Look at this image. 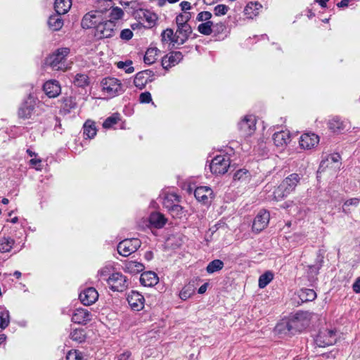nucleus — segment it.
I'll return each mask as SVG.
<instances>
[{
	"label": "nucleus",
	"mask_w": 360,
	"mask_h": 360,
	"mask_svg": "<svg viewBox=\"0 0 360 360\" xmlns=\"http://www.w3.org/2000/svg\"><path fill=\"white\" fill-rule=\"evenodd\" d=\"M312 316L311 312L299 311L287 322L278 324L276 328L279 332L292 335L307 328L309 325Z\"/></svg>",
	"instance_id": "nucleus-1"
},
{
	"label": "nucleus",
	"mask_w": 360,
	"mask_h": 360,
	"mask_svg": "<svg viewBox=\"0 0 360 360\" xmlns=\"http://www.w3.org/2000/svg\"><path fill=\"white\" fill-rule=\"evenodd\" d=\"M69 53V48H59L46 58L45 63L52 70L65 72L70 68V64L67 61Z\"/></svg>",
	"instance_id": "nucleus-2"
},
{
	"label": "nucleus",
	"mask_w": 360,
	"mask_h": 360,
	"mask_svg": "<svg viewBox=\"0 0 360 360\" xmlns=\"http://www.w3.org/2000/svg\"><path fill=\"white\" fill-rule=\"evenodd\" d=\"M300 180L299 174L293 173L287 176L281 184L274 190V198L281 200L292 192Z\"/></svg>",
	"instance_id": "nucleus-3"
},
{
	"label": "nucleus",
	"mask_w": 360,
	"mask_h": 360,
	"mask_svg": "<svg viewBox=\"0 0 360 360\" xmlns=\"http://www.w3.org/2000/svg\"><path fill=\"white\" fill-rule=\"evenodd\" d=\"M116 22L107 20L105 17L94 31V36L98 39L112 37L116 32Z\"/></svg>",
	"instance_id": "nucleus-4"
},
{
	"label": "nucleus",
	"mask_w": 360,
	"mask_h": 360,
	"mask_svg": "<svg viewBox=\"0 0 360 360\" xmlns=\"http://www.w3.org/2000/svg\"><path fill=\"white\" fill-rule=\"evenodd\" d=\"M102 90L110 97H115L124 92L121 82L115 77H106L101 81Z\"/></svg>",
	"instance_id": "nucleus-5"
},
{
	"label": "nucleus",
	"mask_w": 360,
	"mask_h": 360,
	"mask_svg": "<svg viewBox=\"0 0 360 360\" xmlns=\"http://www.w3.org/2000/svg\"><path fill=\"white\" fill-rule=\"evenodd\" d=\"M103 18L104 16L102 11H91L83 16L81 25L84 29L93 28L95 31Z\"/></svg>",
	"instance_id": "nucleus-6"
},
{
	"label": "nucleus",
	"mask_w": 360,
	"mask_h": 360,
	"mask_svg": "<svg viewBox=\"0 0 360 360\" xmlns=\"http://www.w3.org/2000/svg\"><path fill=\"white\" fill-rule=\"evenodd\" d=\"M230 167V160L226 155H217L214 158L210 164V169L215 175L224 174Z\"/></svg>",
	"instance_id": "nucleus-7"
},
{
	"label": "nucleus",
	"mask_w": 360,
	"mask_h": 360,
	"mask_svg": "<svg viewBox=\"0 0 360 360\" xmlns=\"http://www.w3.org/2000/svg\"><path fill=\"white\" fill-rule=\"evenodd\" d=\"M107 282L112 290L117 292H123L129 285L126 276L120 272L112 274L107 278Z\"/></svg>",
	"instance_id": "nucleus-8"
},
{
	"label": "nucleus",
	"mask_w": 360,
	"mask_h": 360,
	"mask_svg": "<svg viewBox=\"0 0 360 360\" xmlns=\"http://www.w3.org/2000/svg\"><path fill=\"white\" fill-rule=\"evenodd\" d=\"M141 245V242L138 238L124 239L117 245V252L124 257H127L131 253L136 252Z\"/></svg>",
	"instance_id": "nucleus-9"
},
{
	"label": "nucleus",
	"mask_w": 360,
	"mask_h": 360,
	"mask_svg": "<svg viewBox=\"0 0 360 360\" xmlns=\"http://www.w3.org/2000/svg\"><path fill=\"white\" fill-rule=\"evenodd\" d=\"M336 342L335 331L330 329H323L319 331L315 342L319 347H325L333 345Z\"/></svg>",
	"instance_id": "nucleus-10"
},
{
	"label": "nucleus",
	"mask_w": 360,
	"mask_h": 360,
	"mask_svg": "<svg viewBox=\"0 0 360 360\" xmlns=\"http://www.w3.org/2000/svg\"><path fill=\"white\" fill-rule=\"evenodd\" d=\"M238 129L241 136H250L256 129V118L253 115H246L238 123Z\"/></svg>",
	"instance_id": "nucleus-11"
},
{
	"label": "nucleus",
	"mask_w": 360,
	"mask_h": 360,
	"mask_svg": "<svg viewBox=\"0 0 360 360\" xmlns=\"http://www.w3.org/2000/svg\"><path fill=\"white\" fill-rule=\"evenodd\" d=\"M36 105L37 99L30 95L19 108V117L24 119L31 118L36 112Z\"/></svg>",
	"instance_id": "nucleus-12"
},
{
	"label": "nucleus",
	"mask_w": 360,
	"mask_h": 360,
	"mask_svg": "<svg viewBox=\"0 0 360 360\" xmlns=\"http://www.w3.org/2000/svg\"><path fill=\"white\" fill-rule=\"evenodd\" d=\"M270 219V214L266 210H260L252 223V231L255 233H259L263 231L269 224Z\"/></svg>",
	"instance_id": "nucleus-13"
},
{
	"label": "nucleus",
	"mask_w": 360,
	"mask_h": 360,
	"mask_svg": "<svg viewBox=\"0 0 360 360\" xmlns=\"http://www.w3.org/2000/svg\"><path fill=\"white\" fill-rule=\"evenodd\" d=\"M79 298L84 305L89 306L98 300V293L94 288H87L80 292Z\"/></svg>",
	"instance_id": "nucleus-14"
},
{
	"label": "nucleus",
	"mask_w": 360,
	"mask_h": 360,
	"mask_svg": "<svg viewBox=\"0 0 360 360\" xmlns=\"http://www.w3.org/2000/svg\"><path fill=\"white\" fill-rule=\"evenodd\" d=\"M319 137L314 133H305L300 139V146L305 150H310L318 145Z\"/></svg>",
	"instance_id": "nucleus-15"
},
{
	"label": "nucleus",
	"mask_w": 360,
	"mask_h": 360,
	"mask_svg": "<svg viewBox=\"0 0 360 360\" xmlns=\"http://www.w3.org/2000/svg\"><path fill=\"white\" fill-rule=\"evenodd\" d=\"M43 90L49 98H56L60 95L61 87L58 81L51 79L44 84Z\"/></svg>",
	"instance_id": "nucleus-16"
},
{
	"label": "nucleus",
	"mask_w": 360,
	"mask_h": 360,
	"mask_svg": "<svg viewBox=\"0 0 360 360\" xmlns=\"http://www.w3.org/2000/svg\"><path fill=\"white\" fill-rule=\"evenodd\" d=\"M92 315L86 309H76L72 315V321L77 324L85 325L91 320Z\"/></svg>",
	"instance_id": "nucleus-17"
},
{
	"label": "nucleus",
	"mask_w": 360,
	"mask_h": 360,
	"mask_svg": "<svg viewBox=\"0 0 360 360\" xmlns=\"http://www.w3.org/2000/svg\"><path fill=\"white\" fill-rule=\"evenodd\" d=\"M144 297L136 291H131L127 296V302L131 308L134 311H140L144 306Z\"/></svg>",
	"instance_id": "nucleus-18"
},
{
	"label": "nucleus",
	"mask_w": 360,
	"mask_h": 360,
	"mask_svg": "<svg viewBox=\"0 0 360 360\" xmlns=\"http://www.w3.org/2000/svg\"><path fill=\"white\" fill-rule=\"evenodd\" d=\"M328 127L334 133H342L349 128V123L339 117H334L329 120Z\"/></svg>",
	"instance_id": "nucleus-19"
},
{
	"label": "nucleus",
	"mask_w": 360,
	"mask_h": 360,
	"mask_svg": "<svg viewBox=\"0 0 360 360\" xmlns=\"http://www.w3.org/2000/svg\"><path fill=\"white\" fill-rule=\"evenodd\" d=\"M183 59V54L180 51H172L162 59V65L164 69H169L178 64Z\"/></svg>",
	"instance_id": "nucleus-20"
},
{
	"label": "nucleus",
	"mask_w": 360,
	"mask_h": 360,
	"mask_svg": "<svg viewBox=\"0 0 360 360\" xmlns=\"http://www.w3.org/2000/svg\"><path fill=\"white\" fill-rule=\"evenodd\" d=\"M212 189L207 186L198 187L194 191L196 200L204 205H207L210 202V200L212 198Z\"/></svg>",
	"instance_id": "nucleus-21"
},
{
	"label": "nucleus",
	"mask_w": 360,
	"mask_h": 360,
	"mask_svg": "<svg viewBox=\"0 0 360 360\" xmlns=\"http://www.w3.org/2000/svg\"><path fill=\"white\" fill-rule=\"evenodd\" d=\"M192 33L190 25L179 26L176 31V43L178 45L184 44Z\"/></svg>",
	"instance_id": "nucleus-22"
},
{
	"label": "nucleus",
	"mask_w": 360,
	"mask_h": 360,
	"mask_svg": "<svg viewBox=\"0 0 360 360\" xmlns=\"http://www.w3.org/2000/svg\"><path fill=\"white\" fill-rule=\"evenodd\" d=\"M274 143L276 146L283 148L290 141V134L288 131H281L274 134Z\"/></svg>",
	"instance_id": "nucleus-23"
},
{
	"label": "nucleus",
	"mask_w": 360,
	"mask_h": 360,
	"mask_svg": "<svg viewBox=\"0 0 360 360\" xmlns=\"http://www.w3.org/2000/svg\"><path fill=\"white\" fill-rule=\"evenodd\" d=\"M141 283L146 287H151L158 282V277L155 272L146 271L141 274L140 277Z\"/></svg>",
	"instance_id": "nucleus-24"
},
{
	"label": "nucleus",
	"mask_w": 360,
	"mask_h": 360,
	"mask_svg": "<svg viewBox=\"0 0 360 360\" xmlns=\"http://www.w3.org/2000/svg\"><path fill=\"white\" fill-rule=\"evenodd\" d=\"M151 71L150 70H144L138 72L134 79V85L139 88V89H143L146 84L150 81L149 79L150 73Z\"/></svg>",
	"instance_id": "nucleus-25"
},
{
	"label": "nucleus",
	"mask_w": 360,
	"mask_h": 360,
	"mask_svg": "<svg viewBox=\"0 0 360 360\" xmlns=\"http://www.w3.org/2000/svg\"><path fill=\"white\" fill-rule=\"evenodd\" d=\"M145 269L144 265L137 261L130 260L127 261L124 264L123 269L125 272L136 274L143 271Z\"/></svg>",
	"instance_id": "nucleus-26"
},
{
	"label": "nucleus",
	"mask_w": 360,
	"mask_h": 360,
	"mask_svg": "<svg viewBox=\"0 0 360 360\" xmlns=\"http://www.w3.org/2000/svg\"><path fill=\"white\" fill-rule=\"evenodd\" d=\"M251 174L247 169H240L237 170L233 176L234 182H239L240 184H248L251 180Z\"/></svg>",
	"instance_id": "nucleus-27"
},
{
	"label": "nucleus",
	"mask_w": 360,
	"mask_h": 360,
	"mask_svg": "<svg viewBox=\"0 0 360 360\" xmlns=\"http://www.w3.org/2000/svg\"><path fill=\"white\" fill-rule=\"evenodd\" d=\"M61 15L56 13L49 18L48 25L52 31H58L63 27L64 22Z\"/></svg>",
	"instance_id": "nucleus-28"
},
{
	"label": "nucleus",
	"mask_w": 360,
	"mask_h": 360,
	"mask_svg": "<svg viewBox=\"0 0 360 360\" xmlns=\"http://www.w3.org/2000/svg\"><path fill=\"white\" fill-rule=\"evenodd\" d=\"M149 221L154 227L160 229L166 224L167 219L160 212H153L149 217Z\"/></svg>",
	"instance_id": "nucleus-29"
},
{
	"label": "nucleus",
	"mask_w": 360,
	"mask_h": 360,
	"mask_svg": "<svg viewBox=\"0 0 360 360\" xmlns=\"http://www.w3.org/2000/svg\"><path fill=\"white\" fill-rule=\"evenodd\" d=\"M140 18L143 22L147 23L148 27H152L155 25L157 20L158 19V15L148 10L141 11Z\"/></svg>",
	"instance_id": "nucleus-30"
},
{
	"label": "nucleus",
	"mask_w": 360,
	"mask_h": 360,
	"mask_svg": "<svg viewBox=\"0 0 360 360\" xmlns=\"http://www.w3.org/2000/svg\"><path fill=\"white\" fill-rule=\"evenodd\" d=\"M72 6L71 0H56L54 8L56 13L63 15L68 12Z\"/></svg>",
	"instance_id": "nucleus-31"
},
{
	"label": "nucleus",
	"mask_w": 360,
	"mask_h": 360,
	"mask_svg": "<svg viewBox=\"0 0 360 360\" xmlns=\"http://www.w3.org/2000/svg\"><path fill=\"white\" fill-rule=\"evenodd\" d=\"M179 201L180 197L178 195L175 193H169L163 198L162 204L163 206L169 211Z\"/></svg>",
	"instance_id": "nucleus-32"
},
{
	"label": "nucleus",
	"mask_w": 360,
	"mask_h": 360,
	"mask_svg": "<svg viewBox=\"0 0 360 360\" xmlns=\"http://www.w3.org/2000/svg\"><path fill=\"white\" fill-rule=\"evenodd\" d=\"M161 41L165 44H176V32L174 33L173 30L170 28L163 30L161 33Z\"/></svg>",
	"instance_id": "nucleus-33"
},
{
	"label": "nucleus",
	"mask_w": 360,
	"mask_h": 360,
	"mask_svg": "<svg viewBox=\"0 0 360 360\" xmlns=\"http://www.w3.org/2000/svg\"><path fill=\"white\" fill-rule=\"evenodd\" d=\"M96 131L95 122L90 120H86L83 126L84 136L92 139L96 136Z\"/></svg>",
	"instance_id": "nucleus-34"
},
{
	"label": "nucleus",
	"mask_w": 360,
	"mask_h": 360,
	"mask_svg": "<svg viewBox=\"0 0 360 360\" xmlns=\"http://www.w3.org/2000/svg\"><path fill=\"white\" fill-rule=\"evenodd\" d=\"M160 51L155 47L148 48L145 53L143 61L147 65L153 64L156 60Z\"/></svg>",
	"instance_id": "nucleus-35"
},
{
	"label": "nucleus",
	"mask_w": 360,
	"mask_h": 360,
	"mask_svg": "<svg viewBox=\"0 0 360 360\" xmlns=\"http://www.w3.org/2000/svg\"><path fill=\"white\" fill-rule=\"evenodd\" d=\"M299 297L302 302H311L316 299V293L312 289L302 288L299 292Z\"/></svg>",
	"instance_id": "nucleus-36"
},
{
	"label": "nucleus",
	"mask_w": 360,
	"mask_h": 360,
	"mask_svg": "<svg viewBox=\"0 0 360 360\" xmlns=\"http://www.w3.org/2000/svg\"><path fill=\"white\" fill-rule=\"evenodd\" d=\"M14 243V240L11 237L8 236L0 238V252H8L11 251Z\"/></svg>",
	"instance_id": "nucleus-37"
},
{
	"label": "nucleus",
	"mask_w": 360,
	"mask_h": 360,
	"mask_svg": "<svg viewBox=\"0 0 360 360\" xmlns=\"http://www.w3.org/2000/svg\"><path fill=\"white\" fill-rule=\"evenodd\" d=\"M224 266V262L221 259H214L207 264L206 271L208 274H211L220 271L223 269Z\"/></svg>",
	"instance_id": "nucleus-38"
},
{
	"label": "nucleus",
	"mask_w": 360,
	"mask_h": 360,
	"mask_svg": "<svg viewBox=\"0 0 360 360\" xmlns=\"http://www.w3.org/2000/svg\"><path fill=\"white\" fill-rule=\"evenodd\" d=\"M274 278V274L271 271H267L262 274L258 281L259 288H264Z\"/></svg>",
	"instance_id": "nucleus-39"
},
{
	"label": "nucleus",
	"mask_w": 360,
	"mask_h": 360,
	"mask_svg": "<svg viewBox=\"0 0 360 360\" xmlns=\"http://www.w3.org/2000/svg\"><path fill=\"white\" fill-rule=\"evenodd\" d=\"M70 338L73 341L81 343L85 340L86 333L82 328L75 329L70 333Z\"/></svg>",
	"instance_id": "nucleus-40"
},
{
	"label": "nucleus",
	"mask_w": 360,
	"mask_h": 360,
	"mask_svg": "<svg viewBox=\"0 0 360 360\" xmlns=\"http://www.w3.org/2000/svg\"><path fill=\"white\" fill-rule=\"evenodd\" d=\"M213 26L214 23L212 21H207L198 26V31L202 34L210 35L212 33Z\"/></svg>",
	"instance_id": "nucleus-41"
},
{
	"label": "nucleus",
	"mask_w": 360,
	"mask_h": 360,
	"mask_svg": "<svg viewBox=\"0 0 360 360\" xmlns=\"http://www.w3.org/2000/svg\"><path fill=\"white\" fill-rule=\"evenodd\" d=\"M10 323V313L8 310L2 309L0 311V328L5 329Z\"/></svg>",
	"instance_id": "nucleus-42"
},
{
	"label": "nucleus",
	"mask_w": 360,
	"mask_h": 360,
	"mask_svg": "<svg viewBox=\"0 0 360 360\" xmlns=\"http://www.w3.org/2000/svg\"><path fill=\"white\" fill-rule=\"evenodd\" d=\"M89 77L84 74H77L75 77L74 84L79 87H84L89 84Z\"/></svg>",
	"instance_id": "nucleus-43"
},
{
	"label": "nucleus",
	"mask_w": 360,
	"mask_h": 360,
	"mask_svg": "<svg viewBox=\"0 0 360 360\" xmlns=\"http://www.w3.org/2000/svg\"><path fill=\"white\" fill-rule=\"evenodd\" d=\"M123 15H124V12L121 8L117 7V6L112 7L110 12L108 20H112L117 22V21L118 20L122 18Z\"/></svg>",
	"instance_id": "nucleus-44"
},
{
	"label": "nucleus",
	"mask_w": 360,
	"mask_h": 360,
	"mask_svg": "<svg viewBox=\"0 0 360 360\" xmlns=\"http://www.w3.org/2000/svg\"><path fill=\"white\" fill-rule=\"evenodd\" d=\"M191 13H180L176 17L177 27L189 25L188 22L191 19Z\"/></svg>",
	"instance_id": "nucleus-45"
},
{
	"label": "nucleus",
	"mask_w": 360,
	"mask_h": 360,
	"mask_svg": "<svg viewBox=\"0 0 360 360\" xmlns=\"http://www.w3.org/2000/svg\"><path fill=\"white\" fill-rule=\"evenodd\" d=\"M120 120V115L115 113L110 117H108L103 123V127L105 129L112 127L114 124H117Z\"/></svg>",
	"instance_id": "nucleus-46"
},
{
	"label": "nucleus",
	"mask_w": 360,
	"mask_h": 360,
	"mask_svg": "<svg viewBox=\"0 0 360 360\" xmlns=\"http://www.w3.org/2000/svg\"><path fill=\"white\" fill-rule=\"evenodd\" d=\"M321 266V264L308 266L307 274L310 281H314L315 276L319 274Z\"/></svg>",
	"instance_id": "nucleus-47"
},
{
	"label": "nucleus",
	"mask_w": 360,
	"mask_h": 360,
	"mask_svg": "<svg viewBox=\"0 0 360 360\" xmlns=\"http://www.w3.org/2000/svg\"><path fill=\"white\" fill-rule=\"evenodd\" d=\"M341 158L338 153H333L329 155L325 160H322L321 162V167H323L325 165L328 166V164L338 163L340 162Z\"/></svg>",
	"instance_id": "nucleus-48"
},
{
	"label": "nucleus",
	"mask_w": 360,
	"mask_h": 360,
	"mask_svg": "<svg viewBox=\"0 0 360 360\" xmlns=\"http://www.w3.org/2000/svg\"><path fill=\"white\" fill-rule=\"evenodd\" d=\"M169 212L174 218L181 219L183 216H185L184 208L178 204L174 205Z\"/></svg>",
	"instance_id": "nucleus-49"
},
{
	"label": "nucleus",
	"mask_w": 360,
	"mask_h": 360,
	"mask_svg": "<svg viewBox=\"0 0 360 360\" xmlns=\"http://www.w3.org/2000/svg\"><path fill=\"white\" fill-rule=\"evenodd\" d=\"M132 62L127 60L126 62L120 61L117 63V66L120 69H124L127 73H132L134 71V67H132Z\"/></svg>",
	"instance_id": "nucleus-50"
},
{
	"label": "nucleus",
	"mask_w": 360,
	"mask_h": 360,
	"mask_svg": "<svg viewBox=\"0 0 360 360\" xmlns=\"http://www.w3.org/2000/svg\"><path fill=\"white\" fill-rule=\"evenodd\" d=\"M229 10V7L225 4H218L214 8V14L216 16L225 15Z\"/></svg>",
	"instance_id": "nucleus-51"
},
{
	"label": "nucleus",
	"mask_w": 360,
	"mask_h": 360,
	"mask_svg": "<svg viewBox=\"0 0 360 360\" xmlns=\"http://www.w3.org/2000/svg\"><path fill=\"white\" fill-rule=\"evenodd\" d=\"M194 292V290L191 286L184 287L179 293V297L183 300H186L189 298Z\"/></svg>",
	"instance_id": "nucleus-52"
},
{
	"label": "nucleus",
	"mask_w": 360,
	"mask_h": 360,
	"mask_svg": "<svg viewBox=\"0 0 360 360\" xmlns=\"http://www.w3.org/2000/svg\"><path fill=\"white\" fill-rule=\"evenodd\" d=\"M212 16V15L210 11H202L197 15L196 20L198 22L210 21Z\"/></svg>",
	"instance_id": "nucleus-53"
},
{
	"label": "nucleus",
	"mask_w": 360,
	"mask_h": 360,
	"mask_svg": "<svg viewBox=\"0 0 360 360\" xmlns=\"http://www.w3.org/2000/svg\"><path fill=\"white\" fill-rule=\"evenodd\" d=\"M139 101L141 103H149L152 101L151 94L148 91L141 93L139 96Z\"/></svg>",
	"instance_id": "nucleus-54"
},
{
	"label": "nucleus",
	"mask_w": 360,
	"mask_h": 360,
	"mask_svg": "<svg viewBox=\"0 0 360 360\" xmlns=\"http://www.w3.org/2000/svg\"><path fill=\"white\" fill-rule=\"evenodd\" d=\"M81 359H82L81 353L78 352L76 350L70 351L66 356V360H81Z\"/></svg>",
	"instance_id": "nucleus-55"
},
{
	"label": "nucleus",
	"mask_w": 360,
	"mask_h": 360,
	"mask_svg": "<svg viewBox=\"0 0 360 360\" xmlns=\"http://www.w3.org/2000/svg\"><path fill=\"white\" fill-rule=\"evenodd\" d=\"M133 37V32L130 29H124L120 32V38L123 40L128 41Z\"/></svg>",
	"instance_id": "nucleus-56"
},
{
	"label": "nucleus",
	"mask_w": 360,
	"mask_h": 360,
	"mask_svg": "<svg viewBox=\"0 0 360 360\" xmlns=\"http://www.w3.org/2000/svg\"><path fill=\"white\" fill-rule=\"evenodd\" d=\"M110 272V268L108 266H104L98 271L97 276L100 278H105L107 280L106 277L108 276Z\"/></svg>",
	"instance_id": "nucleus-57"
},
{
	"label": "nucleus",
	"mask_w": 360,
	"mask_h": 360,
	"mask_svg": "<svg viewBox=\"0 0 360 360\" xmlns=\"http://www.w3.org/2000/svg\"><path fill=\"white\" fill-rule=\"evenodd\" d=\"M261 7V5L258 3L250 2L245 6V12L247 15H250V10H258Z\"/></svg>",
	"instance_id": "nucleus-58"
},
{
	"label": "nucleus",
	"mask_w": 360,
	"mask_h": 360,
	"mask_svg": "<svg viewBox=\"0 0 360 360\" xmlns=\"http://www.w3.org/2000/svg\"><path fill=\"white\" fill-rule=\"evenodd\" d=\"M359 200L358 198H351L348 200H347L343 206H342V210L345 212H347V208L350 206V205H357L358 203H359Z\"/></svg>",
	"instance_id": "nucleus-59"
},
{
	"label": "nucleus",
	"mask_w": 360,
	"mask_h": 360,
	"mask_svg": "<svg viewBox=\"0 0 360 360\" xmlns=\"http://www.w3.org/2000/svg\"><path fill=\"white\" fill-rule=\"evenodd\" d=\"M179 6L181 7V11H184L185 13H186V11H189L191 9V4L190 2L187 1H181L180 3Z\"/></svg>",
	"instance_id": "nucleus-60"
},
{
	"label": "nucleus",
	"mask_w": 360,
	"mask_h": 360,
	"mask_svg": "<svg viewBox=\"0 0 360 360\" xmlns=\"http://www.w3.org/2000/svg\"><path fill=\"white\" fill-rule=\"evenodd\" d=\"M352 289L356 293H360V277L356 278L354 283Z\"/></svg>",
	"instance_id": "nucleus-61"
},
{
	"label": "nucleus",
	"mask_w": 360,
	"mask_h": 360,
	"mask_svg": "<svg viewBox=\"0 0 360 360\" xmlns=\"http://www.w3.org/2000/svg\"><path fill=\"white\" fill-rule=\"evenodd\" d=\"M130 356H131V352H129V351H126V352H123L122 354H121L118 356L117 360H128L129 358L130 357Z\"/></svg>",
	"instance_id": "nucleus-62"
},
{
	"label": "nucleus",
	"mask_w": 360,
	"mask_h": 360,
	"mask_svg": "<svg viewBox=\"0 0 360 360\" xmlns=\"http://www.w3.org/2000/svg\"><path fill=\"white\" fill-rule=\"evenodd\" d=\"M215 27H217V31L219 32H223L226 29V25L223 22H219L217 23L214 25Z\"/></svg>",
	"instance_id": "nucleus-63"
},
{
	"label": "nucleus",
	"mask_w": 360,
	"mask_h": 360,
	"mask_svg": "<svg viewBox=\"0 0 360 360\" xmlns=\"http://www.w3.org/2000/svg\"><path fill=\"white\" fill-rule=\"evenodd\" d=\"M351 0H342L340 2H339L337 6L339 7V8H341V7H346L348 6L349 1Z\"/></svg>",
	"instance_id": "nucleus-64"
}]
</instances>
